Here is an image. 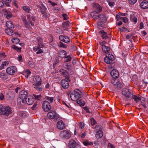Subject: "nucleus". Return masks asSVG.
Wrapping results in <instances>:
<instances>
[{
    "mask_svg": "<svg viewBox=\"0 0 148 148\" xmlns=\"http://www.w3.org/2000/svg\"><path fill=\"white\" fill-rule=\"evenodd\" d=\"M34 40L36 42H38V46H37L33 48V50L35 52H36L37 54H39L43 53V51L41 48L44 47V45L43 43L42 39L39 37H34Z\"/></svg>",
    "mask_w": 148,
    "mask_h": 148,
    "instance_id": "1",
    "label": "nucleus"
},
{
    "mask_svg": "<svg viewBox=\"0 0 148 148\" xmlns=\"http://www.w3.org/2000/svg\"><path fill=\"white\" fill-rule=\"evenodd\" d=\"M33 86L34 88L39 91L42 90V88L40 87L42 85V80L40 77L37 75L33 77Z\"/></svg>",
    "mask_w": 148,
    "mask_h": 148,
    "instance_id": "2",
    "label": "nucleus"
},
{
    "mask_svg": "<svg viewBox=\"0 0 148 148\" xmlns=\"http://www.w3.org/2000/svg\"><path fill=\"white\" fill-rule=\"evenodd\" d=\"M28 93L25 90H21L20 92L17 99L18 104L22 106L25 104V99H27Z\"/></svg>",
    "mask_w": 148,
    "mask_h": 148,
    "instance_id": "3",
    "label": "nucleus"
},
{
    "mask_svg": "<svg viewBox=\"0 0 148 148\" xmlns=\"http://www.w3.org/2000/svg\"><path fill=\"white\" fill-rule=\"evenodd\" d=\"M12 113V110L10 107H5L1 105H0V115H2L8 116Z\"/></svg>",
    "mask_w": 148,
    "mask_h": 148,
    "instance_id": "4",
    "label": "nucleus"
},
{
    "mask_svg": "<svg viewBox=\"0 0 148 148\" xmlns=\"http://www.w3.org/2000/svg\"><path fill=\"white\" fill-rule=\"evenodd\" d=\"M82 92L79 90L76 89L75 90L74 93L71 95V100L73 101H77L82 97Z\"/></svg>",
    "mask_w": 148,
    "mask_h": 148,
    "instance_id": "5",
    "label": "nucleus"
},
{
    "mask_svg": "<svg viewBox=\"0 0 148 148\" xmlns=\"http://www.w3.org/2000/svg\"><path fill=\"white\" fill-rule=\"evenodd\" d=\"M122 95L127 100L131 99L132 94L129 89L127 88H123L122 90Z\"/></svg>",
    "mask_w": 148,
    "mask_h": 148,
    "instance_id": "6",
    "label": "nucleus"
},
{
    "mask_svg": "<svg viewBox=\"0 0 148 148\" xmlns=\"http://www.w3.org/2000/svg\"><path fill=\"white\" fill-rule=\"evenodd\" d=\"M47 116L49 119H54L55 121L60 119V116L56 112L53 111H51L49 112L47 114Z\"/></svg>",
    "mask_w": 148,
    "mask_h": 148,
    "instance_id": "7",
    "label": "nucleus"
},
{
    "mask_svg": "<svg viewBox=\"0 0 148 148\" xmlns=\"http://www.w3.org/2000/svg\"><path fill=\"white\" fill-rule=\"evenodd\" d=\"M115 59L114 56L111 53L107 55L104 59V62L107 64H110Z\"/></svg>",
    "mask_w": 148,
    "mask_h": 148,
    "instance_id": "8",
    "label": "nucleus"
},
{
    "mask_svg": "<svg viewBox=\"0 0 148 148\" xmlns=\"http://www.w3.org/2000/svg\"><path fill=\"white\" fill-rule=\"evenodd\" d=\"M17 71L16 67L14 66H11L7 68L6 72L9 75H12L16 73Z\"/></svg>",
    "mask_w": 148,
    "mask_h": 148,
    "instance_id": "9",
    "label": "nucleus"
},
{
    "mask_svg": "<svg viewBox=\"0 0 148 148\" xmlns=\"http://www.w3.org/2000/svg\"><path fill=\"white\" fill-rule=\"evenodd\" d=\"M60 136L63 138L68 139L71 137V134L68 131L64 130L60 132Z\"/></svg>",
    "mask_w": 148,
    "mask_h": 148,
    "instance_id": "10",
    "label": "nucleus"
},
{
    "mask_svg": "<svg viewBox=\"0 0 148 148\" xmlns=\"http://www.w3.org/2000/svg\"><path fill=\"white\" fill-rule=\"evenodd\" d=\"M42 108L45 111H48L51 108L50 103L47 101L43 102L42 105Z\"/></svg>",
    "mask_w": 148,
    "mask_h": 148,
    "instance_id": "11",
    "label": "nucleus"
},
{
    "mask_svg": "<svg viewBox=\"0 0 148 148\" xmlns=\"http://www.w3.org/2000/svg\"><path fill=\"white\" fill-rule=\"evenodd\" d=\"M111 82L112 84L119 88L122 87V84L117 79H112L111 80Z\"/></svg>",
    "mask_w": 148,
    "mask_h": 148,
    "instance_id": "12",
    "label": "nucleus"
},
{
    "mask_svg": "<svg viewBox=\"0 0 148 148\" xmlns=\"http://www.w3.org/2000/svg\"><path fill=\"white\" fill-rule=\"evenodd\" d=\"M57 126L58 129L60 130L64 129L65 127V123L62 120L59 121L57 122Z\"/></svg>",
    "mask_w": 148,
    "mask_h": 148,
    "instance_id": "13",
    "label": "nucleus"
},
{
    "mask_svg": "<svg viewBox=\"0 0 148 148\" xmlns=\"http://www.w3.org/2000/svg\"><path fill=\"white\" fill-rule=\"evenodd\" d=\"M59 38L60 40L67 43H69L70 41L69 38L66 36L60 35L59 36Z\"/></svg>",
    "mask_w": 148,
    "mask_h": 148,
    "instance_id": "14",
    "label": "nucleus"
},
{
    "mask_svg": "<svg viewBox=\"0 0 148 148\" xmlns=\"http://www.w3.org/2000/svg\"><path fill=\"white\" fill-rule=\"evenodd\" d=\"M61 85L64 89H67L69 87L68 81L65 79H62L61 81Z\"/></svg>",
    "mask_w": 148,
    "mask_h": 148,
    "instance_id": "15",
    "label": "nucleus"
},
{
    "mask_svg": "<svg viewBox=\"0 0 148 148\" xmlns=\"http://www.w3.org/2000/svg\"><path fill=\"white\" fill-rule=\"evenodd\" d=\"M60 72L62 75L66 77V79L67 80H70L69 77L68 76V73L66 70L61 69L60 70Z\"/></svg>",
    "mask_w": 148,
    "mask_h": 148,
    "instance_id": "16",
    "label": "nucleus"
},
{
    "mask_svg": "<svg viewBox=\"0 0 148 148\" xmlns=\"http://www.w3.org/2000/svg\"><path fill=\"white\" fill-rule=\"evenodd\" d=\"M27 19L29 21V23L32 26H34V23H33L31 21V20L34 21L36 20V17L33 16H30L28 15L27 16Z\"/></svg>",
    "mask_w": 148,
    "mask_h": 148,
    "instance_id": "17",
    "label": "nucleus"
},
{
    "mask_svg": "<svg viewBox=\"0 0 148 148\" xmlns=\"http://www.w3.org/2000/svg\"><path fill=\"white\" fill-rule=\"evenodd\" d=\"M110 75L112 77L114 78H118L119 76V72L116 69L112 70L110 72Z\"/></svg>",
    "mask_w": 148,
    "mask_h": 148,
    "instance_id": "18",
    "label": "nucleus"
},
{
    "mask_svg": "<svg viewBox=\"0 0 148 148\" xmlns=\"http://www.w3.org/2000/svg\"><path fill=\"white\" fill-rule=\"evenodd\" d=\"M34 99L31 96H27L25 99V103L29 105H31L34 102Z\"/></svg>",
    "mask_w": 148,
    "mask_h": 148,
    "instance_id": "19",
    "label": "nucleus"
},
{
    "mask_svg": "<svg viewBox=\"0 0 148 148\" xmlns=\"http://www.w3.org/2000/svg\"><path fill=\"white\" fill-rule=\"evenodd\" d=\"M94 8L97 13H99L102 10V7L98 4L95 3L93 6Z\"/></svg>",
    "mask_w": 148,
    "mask_h": 148,
    "instance_id": "20",
    "label": "nucleus"
},
{
    "mask_svg": "<svg viewBox=\"0 0 148 148\" xmlns=\"http://www.w3.org/2000/svg\"><path fill=\"white\" fill-rule=\"evenodd\" d=\"M140 6L143 9H146L148 8V2L146 0L143 1L140 3Z\"/></svg>",
    "mask_w": 148,
    "mask_h": 148,
    "instance_id": "21",
    "label": "nucleus"
},
{
    "mask_svg": "<svg viewBox=\"0 0 148 148\" xmlns=\"http://www.w3.org/2000/svg\"><path fill=\"white\" fill-rule=\"evenodd\" d=\"M5 17L8 19H9L12 16V14L9 11L5 10L3 12Z\"/></svg>",
    "mask_w": 148,
    "mask_h": 148,
    "instance_id": "22",
    "label": "nucleus"
},
{
    "mask_svg": "<svg viewBox=\"0 0 148 148\" xmlns=\"http://www.w3.org/2000/svg\"><path fill=\"white\" fill-rule=\"evenodd\" d=\"M17 114L19 116L23 118H26L28 114L27 112L23 111H19L18 112Z\"/></svg>",
    "mask_w": 148,
    "mask_h": 148,
    "instance_id": "23",
    "label": "nucleus"
},
{
    "mask_svg": "<svg viewBox=\"0 0 148 148\" xmlns=\"http://www.w3.org/2000/svg\"><path fill=\"white\" fill-rule=\"evenodd\" d=\"M13 29V28H7L5 30V32L8 35L10 36L13 35L14 34H16V33L14 32Z\"/></svg>",
    "mask_w": 148,
    "mask_h": 148,
    "instance_id": "24",
    "label": "nucleus"
},
{
    "mask_svg": "<svg viewBox=\"0 0 148 148\" xmlns=\"http://www.w3.org/2000/svg\"><path fill=\"white\" fill-rule=\"evenodd\" d=\"M31 72L29 69H27L23 72V74L25 77L28 78L30 76Z\"/></svg>",
    "mask_w": 148,
    "mask_h": 148,
    "instance_id": "25",
    "label": "nucleus"
},
{
    "mask_svg": "<svg viewBox=\"0 0 148 148\" xmlns=\"http://www.w3.org/2000/svg\"><path fill=\"white\" fill-rule=\"evenodd\" d=\"M98 18L103 22L106 21V18L105 15L103 14H100L98 15Z\"/></svg>",
    "mask_w": 148,
    "mask_h": 148,
    "instance_id": "26",
    "label": "nucleus"
},
{
    "mask_svg": "<svg viewBox=\"0 0 148 148\" xmlns=\"http://www.w3.org/2000/svg\"><path fill=\"white\" fill-rule=\"evenodd\" d=\"M76 145V142L73 140H71L68 144V146L71 148H74Z\"/></svg>",
    "mask_w": 148,
    "mask_h": 148,
    "instance_id": "27",
    "label": "nucleus"
},
{
    "mask_svg": "<svg viewBox=\"0 0 148 148\" xmlns=\"http://www.w3.org/2000/svg\"><path fill=\"white\" fill-rule=\"evenodd\" d=\"M99 34L101 35V36L104 39H106L108 38L107 33L104 32L103 30H101L99 32Z\"/></svg>",
    "mask_w": 148,
    "mask_h": 148,
    "instance_id": "28",
    "label": "nucleus"
},
{
    "mask_svg": "<svg viewBox=\"0 0 148 148\" xmlns=\"http://www.w3.org/2000/svg\"><path fill=\"white\" fill-rule=\"evenodd\" d=\"M103 136V132L101 130L98 131L96 133L95 136L97 139H99L102 137Z\"/></svg>",
    "mask_w": 148,
    "mask_h": 148,
    "instance_id": "29",
    "label": "nucleus"
},
{
    "mask_svg": "<svg viewBox=\"0 0 148 148\" xmlns=\"http://www.w3.org/2000/svg\"><path fill=\"white\" fill-rule=\"evenodd\" d=\"M0 77L3 80H5L7 79L8 75L4 72H0Z\"/></svg>",
    "mask_w": 148,
    "mask_h": 148,
    "instance_id": "30",
    "label": "nucleus"
},
{
    "mask_svg": "<svg viewBox=\"0 0 148 148\" xmlns=\"http://www.w3.org/2000/svg\"><path fill=\"white\" fill-rule=\"evenodd\" d=\"M23 9L26 12H29L32 10V8L30 6H24L22 7Z\"/></svg>",
    "mask_w": 148,
    "mask_h": 148,
    "instance_id": "31",
    "label": "nucleus"
},
{
    "mask_svg": "<svg viewBox=\"0 0 148 148\" xmlns=\"http://www.w3.org/2000/svg\"><path fill=\"white\" fill-rule=\"evenodd\" d=\"M66 52L64 50L60 51L58 53L59 56L62 58H63L66 56Z\"/></svg>",
    "mask_w": 148,
    "mask_h": 148,
    "instance_id": "32",
    "label": "nucleus"
},
{
    "mask_svg": "<svg viewBox=\"0 0 148 148\" xmlns=\"http://www.w3.org/2000/svg\"><path fill=\"white\" fill-rule=\"evenodd\" d=\"M102 48L103 51L105 53H107L110 49L109 47L106 46L104 45H102Z\"/></svg>",
    "mask_w": 148,
    "mask_h": 148,
    "instance_id": "33",
    "label": "nucleus"
},
{
    "mask_svg": "<svg viewBox=\"0 0 148 148\" xmlns=\"http://www.w3.org/2000/svg\"><path fill=\"white\" fill-rule=\"evenodd\" d=\"M98 13L96 11H94L91 12V15L94 19H97L98 18Z\"/></svg>",
    "mask_w": 148,
    "mask_h": 148,
    "instance_id": "34",
    "label": "nucleus"
},
{
    "mask_svg": "<svg viewBox=\"0 0 148 148\" xmlns=\"http://www.w3.org/2000/svg\"><path fill=\"white\" fill-rule=\"evenodd\" d=\"M47 8L42 9V10H41V13L43 15V16L46 18H47L48 15V14L47 12Z\"/></svg>",
    "mask_w": 148,
    "mask_h": 148,
    "instance_id": "35",
    "label": "nucleus"
},
{
    "mask_svg": "<svg viewBox=\"0 0 148 148\" xmlns=\"http://www.w3.org/2000/svg\"><path fill=\"white\" fill-rule=\"evenodd\" d=\"M22 19L24 22V23L25 26L27 28L29 27V25L28 23L27 22V20L26 19V18L25 16H23L22 17Z\"/></svg>",
    "mask_w": 148,
    "mask_h": 148,
    "instance_id": "36",
    "label": "nucleus"
},
{
    "mask_svg": "<svg viewBox=\"0 0 148 148\" xmlns=\"http://www.w3.org/2000/svg\"><path fill=\"white\" fill-rule=\"evenodd\" d=\"M6 26L7 28H14V26L11 21H8L6 23Z\"/></svg>",
    "mask_w": 148,
    "mask_h": 148,
    "instance_id": "37",
    "label": "nucleus"
},
{
    "mask_svg": "<svg viewBox=\"0 0 148 148\" xmlns=\"http://www.w3.org/2000/svg\"><path fill=\"white\" fill-rule=\"evenodd\" d=\"M8 64L9 62L8 61H6L3 62L0 66V70L4 69V67L8 65Z\"/></svg>",
    "mask_w": 148,
    "mask_h": 148,
    "instance_id": "38",
    "label": "nucleus"
},
{
    "mask_svg": "<svg viewBox=\"0 0 148 148\" xmlns=\"http://www.w3.org/2000/svg\"><path fill=\"white\" fill-rule=\"evenodd\" d=\"M45 99L49 101L51 103H52L54 100L53 97L48 96H46L45 97Z\"/></svg>",
    "mask_w": 148,
    "mask_h": 148,
    "instance_id": "39",
    "label": "nucleus"
},
{
    "mask_svg": "<svg viewBox=\"0 0 148 148\" xmlns=\"http://www.w3.org/2000/svg\"><path fill=\"white\" fill-rule=\"evenodd\" d=\"M132 97L136 102H138L141 99L140 97H138L136 95H132Z\"/></svg>",
    "mask_w": 148,
    "mask_h": 148,
    "instance_id": "40",
    "label": "nucleus"
},
{
    "mask_svg": "<svg viewBox=\"0 0 148 148\" xmlns=\"http://www.w3.org/2000/svg\"><path fill=\"white\" fill-rule=\"evenodd\" d=\"M130 18L132 21L134 22L135 23H136L137 21V18L134 15H131L130 16Z\"/></svg>",
    "mask_w": 148,
    "mask_h": 148,
    "instance_id": "41",
    "label": "nucleus"
},
{
    "mask_svg": "<svg viewBox=\"0 0 148 148\" xmlns=\"http://www.w3.org/2000/svg\"><path fill=\"white\" fill-rule=\"evenodd\" d=\"M58 46L60 47H62L64 48H66L67 47V46L65 44L60 41L59 42Z\"/></svg>",
    "mask_w": 148,
    "mask_h": 148,
    "instance_id": "42",
    "label": "nucleus"
},
{
    "mask_svg": "<svg viewBox=\"0 0 148 148\" xmlns=\"http://www.w3.org/2000/svg\"><path fill=\"white\" fill-rule=\"evenodd\" d=\"M77 103L80 106H84L85 104V102L82 99L77 101Z\"/></svg>",
    "mask_w": 148,
    "mask_h": 148,
    "instance_id": "43",
    "label": "nucleus"
},
{
    "mask_svg": "<svg viewBox=\"0 0 148 148\" xmlns=\"http://www.w3.org/2000/svg\"><path fill=\"white\" fill-rule=\"evenodd\" d=\"M83 144L85 146L88 145H93V143L92 142H90L88 141H86L83 142Z\"/></svg>",
    "mask_w": 148,
    "mask_h": 148,
    "instance_id": "44",
    "label": "nucleus"
},
{
    "mask_svg": "<svg viewBox=\"0 0 148 148\" xmlns=\"http://www.w3.org/2000/svg\"><path fill=\"white\" fill-rule=\"evenodd\" d=\"M12 41L13 43L16 44H17L20 42L19 39L15 38H13L12 40Z\"/></svg>",
    "mask_w": 148,
    "mask_h": 148,
    "instance_id": "45",
    "label": "nucleus"
},
{
    "mask_svg": "<svg viewBox=\"0 0 148 148\" xmlns=\"http://www.w3.org/2000/svg\"><path fill=\"white\" fill-rule=\"evenodd\" d=\"M71 58L70 56H65L64 58V61L65 62H68L70 61L71 60Z\"/></svg>",
    "mask_w": 148,
    "mask_h": 148,
    "instance_id": "46",
    "label": "nucleus"
},
{
    "mask_svg": "<svg viewBox=\"0 0 148 148\" xmlns=\"http://www.w3.org/2000/svg\"><path fill=\"white\" fill-rule=\"evenodd\" d=\"M4 3L7 6H9V3L11 2V0H2Z\"/></svg>",
    "mask_w": 148,
    "mask_h": 148,
    "instance_id": "47",
    "label": "nucleus"
},
{
    "mask_svg": "<svg viewBox=\"0 0 148 148\" xmlns=\"http://www.w3.org/2000/svg\"><path fill=\"white\" fill-rule=\"evenodd\" d=\"M12 48L16 50L18 52H20L21 51V48H18V47L15 45H13L12 46Z\"/></svg>",
    "mask_w": 148,
    "mask_h": 148,
    "instance_id": "48",
    "label": "nucleus"
},
{
    "mask_svg": "<svg viewBox=\"0 0 148 148\" xmlns=\"http://www.w3.org/2000/svg\"><path fill=\"white\" fill-rule=\"evenodd\" d=\"M5 57V53L3 52H1L0 53V61H1V60H2V59L4 58Z\"/></svg>",
    "mask_w": 148,
    "mask_h": 148,
    "instance_id": "49",
    "label": "nucleus"
},
{
    "mask_svg": "<svg viewBox=\"0 0 148 148\" xmlns=\"http://www.w3.org/2000/svg\"><path fill=\"white\" fill-rule=\"evenodd\" d=\"M28 65L31 68H33L35 66L34 62L32 61L29 62Z\"/></svg>",
    "mask_w": 148,
    "mask_h": 148,
    "instance_id": "50",
    "label": "nucleus"
},
{
    "mask_svg": "<svg viewBox=\"0 0 148 148\" xmlns=\"http://www.w3.org/2000/svg\"><path fill=\"white\" fill-rule=\"evenodd\" d=\"M34 96L36 99L40 100L41 99V96L40 95H34Z\"/></svg>",
    "mask_w": 148,
    "mask_h": 148,
    "instance_id": "51",
    "label": "nucleus"
},
{
    "mask_svg": "<svg viewBox=\"0 0 148 148\" xmlns=\"http://www.w3.org/2000/svg\"><path fill=\"white\" fill-rule=\"evenodd\" d=\"M91 125H94L96 123L95 121L93 118H91L90 119Z\"/></svg>",
    "mask_w": 148,
    "mask_h": 148,
    "instance_id": "52",
    "label": "nucleus"
},
{
    "mask_svg": "<svg viewBox=\"0 0 148 148\" xmlns=\"http://www.w3.org/2000/svg\"><path fill=\"white\" fill-rule=\"evenodd\" d=\"M17 58L19 62H21L23 61L22 57L21 55H19L18 56Z\"/></svg>",
    "mask_w": 148,
    "mask_h": 148,
    "instance_id": "53",
    "label": "nucleus"
},
{
    "mask_svg": "<svg viewBox=\"0 0 148 148\" xmlns=\"http://www.w3.org/2000/svg\"><path fill=\"white\" fill-rule=\"evenodd\" d=\"M137 0H128L129 3L131 4H134L136 2Z\"/></svg>",
    "mask_w": 148,
    "mask_h": 148,
    "instance_id": "54",
    "label": "nucleus"
},
{
    "mask_svg": "<svg viewBox=\"0 0 148 148\" xmlns=\"http://www.w3.org/2000/svg\"><path fill=\"white\" fill-rule=\"evenodd\" d=\"M62 103L64 105H65L68 108H70V105L68 103H66L64 101H62Z\"/></svg>",
    "mask_w": 148,
    "mask_h": 148,
    "instance_id": "55",
    "label": "nucleus"
},
{
    "mask_svg": "<svg viewBox=\"0 0 148 148\" xmlns=\"http://www.w3.org/2000/svg\"><path fill=\"white\" fill-rule=\"evenodd\" d=\"M121 19L123 20V22L125 23H127L128 21L127 18L125 17H121Z\"/></svg>",
    "mask_w": 148,
    "mask_h": 148,
    "instance_id": "56",
    "label": "nucleus"
},
{
    "mask_svg": "<svg viewBox=\"0 0 148 148\" xmlns=\"http://www.w3.org/2000/svg\"><path fill=\"white\" fill-rule=\"evenodd\" d=\"M108 3L109 5L111 7H113L114 4V3L112 1H108Z\"/></svg>",
    "mask_w": 148,
    "mask_h": 148,
    "instance_id": "57",
    "label": "nucleus"
},
{
    "mask_svg": "<svg viewBox=\"0 0 148 148\" xmlns=\"http://www.w3.org/2000/svg\"><path fill=\"white\" fill-rule=\"evenodd\" d=\"M37 104L36 102H35L32 107L33 110H35L37 108Z\"/></svg>",
    "mask_w": 148,
    "mask_h": 148,
    "instance_id": "58",
    "label": "nucleus"
},
{
    "mask_svg": "<svg viewBox=\"0 0 148 148\" xmlns=\"http://www.w3.org/2000/svg\"><path fill=\"white\" fill-rule=\"evenodd\" d=\"M62 16L64 17V20H66L68 18L67 15L65 14H62Z\"/></svg>",
    "mask_w": 148,
    "mask_h": 148,
    "instance_id": "59",
    "label": "nucleus"
},
{
    "mask_svg": "<svg viewBox=\"0 0 148 148\" xmlns=\"http://www.w3.org/2000/svg\"><path fill=\"white\" fill-rule=\"evenodd\" d=\"M108 148H115V147L112 144L110 143H108Z\"/></svg>",
    "mask_w": 148,
    "mask_h": 148,
    "instance_id": "60",
    "label": "nucleus"
},
{
    "mask_svg": "<svg viewBox=\"0 0 148 148\" xmlns=\"http://www.w3.org/2000/svg\"><path fill=\"white\" fill-rule=\"evenodd\" d=\"M49 2L50 3L51 5H52L53 6L57 5V4L54 3L50 1H49Z\"/></svg>",
    "mask_w": 148,
    "mask_h": 148,
    "instance_id": "61",
    "label": "nucleus"
},
{
    "mask_svg": "<svg viewBox=\"0 0 148 148\" xmlns=\"http://www.w3.org/2000/svg\"><path fill=\"white\" fill-rule=\"evenodd\" d=\"M14 5L16 8H18V6L17 4V1L16 0H14L13 2Z\"/></svg>",
    "mask_w": 148,
    "mask_h": 148,
    "instance_id": "62",
    "label": "nucleus"
},
{
    "mask_svg": "<svg viewBox=\"0 0 148 148\" xmlns=\"http://www.w3.org/2000/svg\"><path fill=\"white\" fill-rule=\"evenodd\" d=\"M84 109L87 112L89 113V111L88 110V108L87 107H84Z\"/></svg>",
    "mask_w": 148,
    "mask_h": 148,
    "instance_id": "63",
    "label": "nucleus"
},
{
    "mask_svg": "<svg viewBox=\"0 0 148 148\" xmlns=\"http://www.w3.org/2000/svg\"><path fill=\"white\" fill-rule=\"evenodd\" d=\"M4 98V96L1 93L0 95V99L1 100H3Z\"/></svg>",
    "mask_w": 148,
    "mask_h": 148,
    "instance_id": "64",
    "label": "nucleus"
}]
</instances>
